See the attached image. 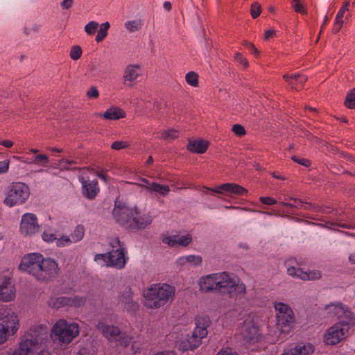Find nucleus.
Returning <instances> with one entry per match:
<instances>
[{
  "instance_id": "41",
  "label": "nucleus",
  "mask_w": 355,
  "mask_h": 355,
  "mask_svg": "<svg viewBox=\"0 0 355 355\" xmlns=\"http://www.w3.org/2000/svg\"><path fill=\"white\" fill-rule=\"evenodd\" d=\"M291 4L295 12L302 15L306 14V9L301 0H292Z\"/></svg>"
},
{
  "instance_id": "23",
  "label": "nucleus",
  "mask_w": 355,
  "mask_h": 355,
  "mask_svg": "<svg viewBox=\"0 0 355 355\" xmlns=\"http://www.w3.org/2000/svg\"><path fill=\"white\" fill-rule=\"evenodd\" d=\"M119 303L123 308L129 312H136L139 309V304L132 298V292L130 287L125 288L119 296Z\"/></svg>"
},
{
  "instance_id": "50",
  "label": "nucleus",
  "mask_w": 355,
  "mask_h": 355,
  "mask_svg": "<svg viewBox=\"0 0 355 355\" xmlns=\"http://www.w3.org/2000/svg\"><path fill=\"white\" fill-rule=\"evenodd\" d=\"M232 132L239 137L245 135L246 132L244 127L240 124H234L232 128Z\"/></svg>"
},
{
  "instance_id": "1",
  "label": "nucleus",
  "mask_w": 355,
  "mask_h": 355,
  "mask_svg": "<svg viewBox=\"0 0 355 355\" xmlns=\"http://www.w3.org/2000/svg\"><path fill=\"white\" fill-rule=\"evenodd\" d=\"M112 214L116 221L130 231L144 229L153 221L149 213L141 211L137 207H127L121 202L115 203Z\"/></svg>"
},
{
  "instance_id": "38",
  "label": "nucleus",
  "mask_w": 355,
  "mask_h": 355,
  "mask_svg": "<svg viewBox=\"0 0 355 355\" xmlns=\"http://www.w3.org/2000/svg\"><path fill=\"white\" fill-rule=\"evenodd\" d=\"M305 81L306 78L300 75L295 74L290 77V85H292L293 88H295L296 90L298 89Z\"/></svg>"
},
{
  "instance_id": "11",
  "label": "nucleus",
  "mask_w": 355,
  "mask_h": 355,
  "mask_svg": "<svg viewBox=\"0 0 355 355\" xmlns=\"http://www.w3.org/2000/svg\"><path fill=\"white\" fill-rule=\"evenodd\" d=\"M59 270L58 264L54 259L43 257L34 278L39 282H48L58 275Z\"/></svg>"
},
{
  "instance_id": "60",
  "label": "nucleus",
  "mask_w": 355,
  "mask_h": 355,
  "mask_svg": "<svg viewBox=\"0 0 355 355\" xmlns=\"http://www.w3.org/2000/svg\"><path fill=\"white\" fill-rule=\"evenodd\" d=\"M302 205V202L300 200H298L295 198H290V204L289 206L294 207L296 208H298Z\"/></svg>"
},
{
  "instance_id": "21",
  "label": "nucleus",
  "mask_w": 355,
  "mask_h": 355,
  "mask_svg": "<svg viewBox=\"0 0 355 355\" xmlns=\"http://www.w3.org/2000/svg\"><path fill=\"white\" fill-rule=\"evenodd\" d=\"M78 180L82 184L83 196L89 200L94 199L99 192L97 180H86L82 175L78 176Z\"/></svg>"
},
{
  "instance_id": "34",
  "label": "nucleus",
  "mask_w": 355,
  "mask_h": 355,
  "mask_svg": "<svg viewBox=\"0 0 355 355\" xmlns=\"http://www.w3.org/2000/svg\"><path fill=\"white\" fill-rule=\"evenodd\" d=\"M48 304L50 306L59 309L64 306H68V297H51L48 302Z\"/></svg>"
},
{
  "instance_id": "13",
  "label": "nucleus",
  "mask_w": 355,
  "mask_h": 355,
  "mask_svg": "<svg viewBox=\"0 0 355 355\" xmlns=\"http://www.w3.org/2000/svg\"><path fill=\"white\" fill-rule=\"evenodd\" d=\"M239 334L243 340L249 345L257 343L260 338L259 328L250 318L243 321L242 325L239 328Z\"/></svg>"
},
{
  "instance_id": "64",
  "label": "nucleus",
  "mask_w": 355,
  "mask_h": 355,
  "mask_svg": "<svg viewBox=\"0 0 355 355\" xmlns=\"http://www.w3.org/2000/svg\"><path fill=\"white\" fill-rule=\"evenodd\" d=\"M349 261L352 264H355V252L349 254Z\"/></svg>"
},
{
  "instance_id": "52",
  "label": "nucleus",
  "mask_w": 355,
  "mask_h": 355,
  "mask_svg": "<svg viewBox=\"0 0 355 355\" xmlns=\"http://www.w3.org/2000/svg\"><path fill=\"white\" fill-rule=\"evenodd\" d=\"M235 60L242 64L245 68L248 67L249 64L248 60L240 53H236L234 56Z\"/></svg>"
},
{
  "instance_id": "16",
  "label": "nucleus",
  "mask_w": 355,
  "mask_h": 355,
  "mask_svg": "<svg viewBox=\"0 0 355 355\" xmlns=\"http://www.w3.org/2000/svg\"><path fill=\"white\" fill-rule=\"evenodd\" d=\"M136 185L145 189L149 194L161 197H166L171 191L168 185L150 182L146 178H141L140 182L137 183Z\"/></svg>"
},
{
  "instance_id": "3",
  "label": "nucleus",
  "mask_w": 355,
  "mask_h": 355,
  "mask_svg": "<svg viewBox=\"0 0 355 355\" xmlns=\"http://www.w3.org/2000/svg\"><path fill=\"white\" fill-rule=\"evenodd\" d=\"M48 334L46 329L41 328L39 331L28 332L25 334L16 348H10L7 355H28L36 350L47 340Z\"/></svg>"
},
{
  "instance_id": "47",
  "label": "nucleus",
  "mask_w": 355,
  "mask_h": 355,
  "mask_svg": "<svg viewBox=\"0 0 355 355\" xmlns=\"http://www.w3.org/2000/svg\"><path fill=\"white\" fill-rule=\"evenodd\" d=\"M82 55V49L79 46H73L70 51V57L73 60H77Z\"/></svg>"
},
{
  "instance_id": "45",
  "label": "nucleus",
  "mask_w": 355,
  "mask_h": 355,
  "mask_svg": "<svg viewBox=\"0 0 355 355\" xmlns=\"http://www.w3.org/2000/svg\"><path fill=\"white\" fill-rule=\"evenodd\" d=\"M55 243L58 247H66L70 245L73 242L70 236H62L59 239L56 238Z\"/></svg>"
},
{
  "instance_id": "8",
  "label": "nucleus",
  "mask_w": 355,
  "mask_h": 355,
  "mask_svg": "<svg viewBox=\"0 0 355 355\" xmlns=\"http://www.w3.org/2000/svg\"><path fill=\"white\" fill-rule=\"evenodd\" d=\"M18 329L17 315L7 309H0V344L4 343Z\"/></svg>"
},
{
  "instance_id": "59",
  "label": "nucleus",
  "mask_w": 355,
  "mask_h": 355,
  "mask_svg": "<svg viewBox=\"0 0 355 355\" xmlns=\"http://www.w3.org/2000/svg\"><path fill=\"white\" fill-rule=\"evenodd\" d=\"M275 35V31L274 29H268L266 31L264 34V40H268L270 38L274 37Z\"/></svg>"
},
{
  "instance_id": "28",
  "label": "nucleus",
  "mask_w": 355,
  "mask_h": 355,
  "mask_svg": "<svg viewBox=\"0 0 355 355\" xmlns=\"http://www.w3.org/2000/svg\"><path fill=\"white\" fill-rule=\"evenodd\" d=\"M295 276L303 280H313L320 279L321 273L317 270H312L306 272L302 270L300 268L290 267V276Z\"/></svg>"
},
{
  "instance_id": "63",
  "label": "nucleus",
  "mask_w": 355,
  "mask_h": 355,
  "mask_svg": "<svg viewBox=\"0 0 355 355\" xmlns=\"http://www.w3.org/2000/svg\"><path fill=\"white\" fill-rule=\"evenodd\" d=\"M32 31L37 32L38 31V27L37 26H33L31 28H28L26 27L24 28V33L26 35H30Z\"/></svg>"
},
{
  "instance_id": "27",
  "label": "nucleus",
  "mask_w": 355,
  "mask_h": 355,
  "mask_svg": "<svg viewBox=\"0 0 355 355\" xmlns=\"http://www.w3.org/2000/svg\"><path fill=\"white\" fill-rule=\"evenodd\" d=\"M191 241L192 237L189 234H187L185 235L167 236L164 237L162 239L164 243L167 244L171 247H186L191 243Z\"/></svg>"
},
{
  "instance_id": "44",
  "label": "nucleus",
  "mask_w": 355,
  "mask_h": 355,
  "mask_svg": "<svg viewBox=\"0 0 355 355\" xmlns=\"http://www.w3.org/2000/svg\"><path fill=\"white\" fill-rule=\"evenodd\" d=\"M85 300L84 297L74 296L68 297V306H80L84 304Z\"/></svg>"
},
{
  "instance_id": "18",
  "label": "nucleus",
  "mask_w": 355,
  "mask_h": 355,
  "mask_svg": "<svg viewBox=\"0 0 355 355\" xmlns=\"http://www.w3.org/2000/svg\"><path fill=\"white\" fill-rule=\"evenodd\" d=\"M141 74L142 70L139 64H128L124 69L123 83L128 87H132Z\"/></svg>"
},
{
  "instance_id": "26",
  "label": "nucleus",
  "mask_w": 355,
  "mask_h": 355,
  "mask_svg": "<svg viewBox=\"0 0 355 355\" xmlns=\"http://www.w3.org/2000/svg\"><path fill=\"white\" fill-rule=\"evenodd\" d=\"M202 343V339L198 336L187 335L177 341V346L182 351L193 350L198 347Z\"/></svg>"
},
{
  "instance_id": "12",
  "label": "nucleus",
  "mask_w": 355,
  "mask_h": 355,
  "mask_svg": "<svg viewBox=\"0 0 355 355\" xmlns=\"http://www.w3.org/2000/svg\"><path fill=\"white\" fill-rule=\"evenodd\" d=\"M325 311L329 317H335L338 322L355 324V316L349 308L340 303L334 302L325 306Z\"/></svg>"
},
{
  "instance_id": "57",
  "label": "nucleus",
  "mask_w": 355,
  "mask_h": 355,
  "mask_svg": "<svg viewBox=\"0 0 355 355\" xmlns=\"http://www.w3.org/2000/svg\"><path fill=\"white\" fill-rule=\"evenodd\" d=\"M292 159L299 164L304 166H309L310 165V162L305 158H297L296 157H293Z\"/></svg>"
},
{
  "instance_id": "15",
  "label": "nucleus",
  "mask_w": 355,
  "mask_h": 355,
  "mask_svg": "<svg viewBox=\"0 0 355 355\" xmlns=\"http://www.w3.org/2000/svg\"><path fill=\"white\" fill-rule=\"evenodd\" d=\"M40 231L37 218L33 213L22 215L20 223V232L24 236H33Z\"/></svg>"
},
{
  "instance_id": "25",
  "label": "nucleus",
  "mask_w": 355,
  "mask_h": 355,
  "mask_svg": "<svg viewBox=\"0 0 355 355\" xmlns=\"http://www.w3.org/2000/svg\"><path fill=\"white\" fill-rule=\"evenodd\" d=\"M217 273L201 277L198 280L200 291L204 293L217 291Z\"/></svg>"
},
{
  "instance_id": "55",
  "label": "nucleus",
  "mask_w": 355,
  "mask_h": 355,
  "mask_svg": "<svg viewBox=\"0 0 355 355\" xmlns=\"http://www.w3.org/2000/svg\"><path fill=\"white\" fill-rule=\"evenodd\" d=\"M259 200L267 205H272L276 203V200L270 197H260Z\"/></svg>"
},
{
  "instance_id": "42",
  "label": "nucleus",
  "mask_w": 355,
  "mask_h": 355,
  "mask_svg": "<svg viewBox=\"0 0 355 355\" xmlns=\"http://www.w3.org/2000/svg\"><path fill=\"white\" fill-rule=\"evenodd\" d=\"M99 24L96 21H91L85 26V31L88 35H93L96 32Z\"/></svg>"
},
{
  "instance_id": "43",
  "label": "nucleus",
  "mask_w": 355,
  "mask_h": 355,
  "mask_svg": "<svg viewBox=\"0 0 355 355\" xmlns=\"http://www.w3.org/2000/svg\"><path fill=\"white\" fill-rule=\"evenodd\" d=\"M179 136V133L177 130L169 129L167 130L164 131L162 133V139L166 140V141H171L175 139V138H178Z\"/></svg>"
},
{
  "instance_id": "31",
  "label": "nucleus",
  "mask_w": 355,
  "mask_h": 355,
  "mask_svg": "<svg viewBox=\"0 0 355 355\" xmlns=\"http://www.w3.org/2000/svg\"><path fill=\"white\" fill-rule=\"evenodd\" d=\"M102 116L107 120H119L125 116V112L118 107H111L108 108Z\"/></svg>"
},
{
  "instance_id": "49",
  "label": "nucleus",
  "mask_w": 355,
  "mask_h": 355,
  "mask_svg": "<svg viewBox=\"0 0 355 355\" xmlns=\"http://www.w3.org/2000/svg\"><path fill=\"white\" fill-rule=\"evenodd\" d=\"M129 146L128 143L125 141H116L112 143L111 148L116 150H119L128 148Z\"/></svg>"
},
{
  "instance_id": "51",
  "label": "nucleus",
  "mask_w": 355,
  "mask_h": 355,
  "mask_svg": "<svg viewBox=\"0 0 355 355\" xmlns=\"http://www.w3.org/2000/svg\"><path fill=\"white\" fill-rule=\"evenodd\" d=\"M42 238L44 241L47 243H51L56 240V236L52 232L44 231L42 234Z\"/></svg>"
},
{
  "instance_id": "40",
  "label": "nucleus",
  "mask_w": 355,
  "mask_h": 355,
  "mask_svg": "<svg viewBox=\"0 0 355 355\" xmlns=\"http://www.w3.org/2000/svg\"><path fill=\"white\" fill-rule=\"evenodd\" d=\"M185 80L189 85L197 87L198 85V75L194 71H189L185 76Z\"/></svg>"
},
{
  "instance_id": "24",
  "label": "nucleus",
  "mask_w": 355,
  "mask_h": 355,
  "mask_svg": "<svg viewBox=\"0 0 355 355\" xmlns=\"http://www.w3.org/2000/svg\"><path fill=\"white\" fill-rule=\"evenodd\" d=\"M211 320L209 316L201 315H198L195 319L196 327L193 331L195 336L202 339L207 336V328L211 325Z\"/></svg>"
},
{
  "instance_id": "36",
  "label": "nucleus",
  "mask_w": 355,
  "mask_h": 355,
  "mask_svg": "<svg viewBox=\"0 0 355 355\" xmlns=\"http://www.w3.org/2000/svg\"><path fill=\"white\" fill-rule=\"evenodd\" d=\"M98 27L99 29L95 38L97 42L103 41L107 37L110 24L108 21H106L101 24Z\"/></svg>"
},
{
  "instance_id": "33",
  "label": "nucleus",
  "mask_w": 355,
  "mask_h": 355,
  "mask_svg": "<svg viewBox=\"0 0 355 355\" xmlns=\"http://www.w3.org/2000/svg\"><path fill=\"white\" fill-rule=\"evenodd\" d=\"M142 26L143 21L139 19L128 20L124 24L125 28L130 33L139 31L142 28Z\"/></svg>"
},
{
  "instance_id": "37",
  "label": "nucleus",
  "mask_w": 355,
  "mask_h": 355,
  "mask_svg": "<svg viewBox=\"0 0 355 355\" xmlns=\"http://www.w3.org/2000/svg\"><path fill=\"white\" fill-rule=\"evenodd\" d=\"M85 235V228L83 225H77L73 232L71 234L70 238L73 243H76L82 240Z\"/></svg>"
},
{
  "instance_id": "35",
  "label": "nucleus",
  "mask_w": 355,
  "mask_h": 355,
  "mask_svg": "<svg viewBox=\"0 0 355 355\" xmlns=\"http://www.w3.org/2000/svg\"><path fill=\"white\" fill-rule=\"evenodd\" d=\"M348 10H346L345 8H340L338 12L336 14L335 21H334V26L333 28V32L334 33H337L342 28L343 25V18L344 17L345 13Z\"/></svg>"
},
{
  "instance_id": "17",
  "label": "nucleus",
  "mask_w": 355,
  "mask_h": 355,
  "mask_svg": "<svg viewBox=\"0 0 355 355\" xmlns=\"http://www.w3.org/2000/svg\"><path fill=\"white\" fill-rule=\"evenodd\" d=\"M211 190L214 193L223 195L231 198H233L234 195L245 196L248 193L246 189L234 183H225Z\"/></svg>"
},
{
  "instance_id": "19",
  "label": "nucleus",
  "mask_w": 355,
  "mask_h": 355,
  "mask_svg": "<svg viewBox=\"0 0 355 355\" xmlns=\"http://www.w3.org/2000/svg\"><path fill=\"white\" fill-rule=\"evenodd\" d=\"M16 290L12 280L5 277L0 282V301L10 302L15 298Z\"/></svg>"
},
{
  "instance_id": "56",
  "label": "nucleus",
  "mask_w": 355,
  "mask_h": 355,
  "mask_svg": "<svg viewBox=\"0 0 355 355\" xmlns=\"http://www.w3.org/2000/svg\"><path fill=\"white\" fill-rule=\"evenodd\" d=\"M9 169V162L1 161L0 162V174H3L8 172Z\"/></svg>"
},
{
  "instance_id": "2",
  "label": "nucleus",
  "mask_w": 355,
  "mask_h": 355,
  "mask_svg": "<svg viewBox=\"0 0 355 355\" xmlns=\"http://www.w3.org/2000/svg\"><path fill=\"white\" fill-rule=\"evenodd\" d=\"M175 294V288L165 283L150 285L143 291L144 305L147 309H157L171 302Z\"/></svg>"
},
{
  "instance_id": "14",
  "label": "nucleus",
  "mask_w": 355,
  "mask_h": 355,
  "mask_svg": "<svg viewBox=\"0 0 355 355\" xmlns=\"http://www.w3.org/2000/svg\"><path fill=\"white\" fill-rule=\"evenodd\" d=\"M41 261H43V255L40 253L33 252L26 254L22 257L19 268L20 270L35 277Z\"/></svg>"
},
{
  "instance_id": "58",
  "label": "nucleus",
  "mask_w": 355,
  "mask_h": 355,
  "mask_svg": "<svg viewBox=\"0 0 355 355\" xmlns=\"http://www.w3.org/2000/svg\"><path fill=\"white\" fill-rule=\"evenodd\" d=\"M73 3V0H62L60 3V6L62 9L67 10L69 9Z\"/></svg>"
},
{
  "instance_id": "61",
  "label": "nucleus",
  "mask_w": 355,
  "mask_h": 355,
  "mask_svg": "<svg viewBox=\"0 0 355 355\" xmlns=\"http://www.w3.org/2000/svg\"><path fill=\"white\" fill-rule=\"evenodd\" d=\"M251 211H254V212H257V211L255 210H250ZM257 212H259L261 214H266V215H275V216H282L281 213H280V211L279 210H273L272 211H257Z\"/></svg>"
},
{
  "instance_id": "53",
  "label": "nucleus",
  "mask_w": 355,
  "mask_h": 355,
  "mask_svg": "<svg viewBox=\"0 0 355 355\" xmlns=\"http://www.w3.org/2000/svg\"><path fill=\"white\" fill-rule=\"evenodd\" d=\"M72 163H73V162L72 161H70L67 159H61L60 161H59V166L61 168H63V169H69V166L70 164H71Z\"/></svg>"
},
{
  "instance_id": "4",
  "label": "nucleus",
  "mask_w": 355,
  "mask_h": 355,
  "mask_svg": "<svg viewBox=\"0 0 355 355\" xmlns=\"http://www.w3.org/2000/svg\"><path fill=\"white\" fill-rule=\"evenodd\" d=\"M217 292L227 293L230 298L243 296L245 284L235 275L227 272H217Z\"/></svg>"
},
{
  "instance_id": "5",
  "label": "nucleus",
  "mask_w": 355,
  "mask_h": 355,
  "mask_svg": "<svg viewBox=\"0 0 355 355\" xmlns=\"http://www.w3.org/2000/svg\"><path fill=\"white\" fill-rule=\"evenodd\" d=\"M112 250L107 254H98L94 257V261L101 266H110L117 269H122L126 263L125 250L121 247L118 238L114 239L112 242Z\"/></svg>"
},
{
  "instance_id": "39",
  "label": "nucleus",
  "mask_w": 355,
  "mask_h": 355,
  "mask_svg": "<svg viewBox=\"0 0 355 355\" xmlns=\"http://www.w3.org/2000/svg\"><path fill=\"white\" fill-rule=\"evenodd\" d=\"M345 105L349 109L355 108V88L347 93L345 101Z\"/></svg>"
},
{
  "instance_id": "7",
  "label": "nucleus",
  "mask_w": 355,
  "mask_h": 355,
  "mask_svg": "<svg viewBox=\"0 0 355 355\" xmlns=\"http://www.w3.org/2000/svg\"><path fill=\"white\" fill-rule=\"evenodd\" d=\"M96 328L109 342L115 343L118 345L127 347L132 340V337L126 332L103 320L98 321Z\"/></svg>"
},
{
  "instance_id": "20",
  "label": "nucleus",
  "mask_w": 355,
  "mask_h": 355,
  "mask_svg": "<svg viewBox=\"0 0 355 355\" xmlns=\"http://www.w3.org/2000/svg\"><path fill=\"white\" fill-rule=\"evenodd\" d=\"M202 262V259L200 256L190 254L178 257L175 261V266L179 270H184L200 266Z\"/></svg>"
},
{
  "instance_id": "46",
  "label": "nucleus",
  "mask_w": 355,
  "mask_h": 355,
  "mask_svg": "<svg viewBox=\"0 0 355 355\" xmlns=\"http://www.w3.org/2000/svg\"><path fill=\"white\" fill-rule=\"evenodd\" d=\"M261 11V5L258 2L252 3V4L251 5V8H250V14L252 15V17L253 19L257 18L260 15Z\"/></svg>"
},
{
  "instance_id": "10",
  "label": "nucleus",
  "mask_w": 355,
  "mask_h": 355,
  "mask_svg": "<svg viewBox=\"0 0 355 355\" xmlns=\"http://www.w3.org/2000/svg\"><path fill=\"white\" fill-rule=\"evenodd\" d=\"M30 196V189L27 184L22 182L12 183L9 188L4 203L13 207L25 202Z\"/></svg>"
},
{
  "instance_id": "9",
  "label": "nucleus",
  "mask_w": 355,
  "mask_h": 355,
  "mask_svg": "<svg viewBox=\"0 0 355 355\" xmlns=\"http://www.w3.org/2000/svg\"><path fill=\"white\" fill-rule=\"evenodd\" d=\"M355 324L337 322L329 327L324 332L323 340L326 345H335L345 340L349 335L351 327Z\"/></svg>"
},
{
  "instance_id": "22",
  "label": "nucleus",
  "mask_w": 355,
  "mask_h": 355,
  "mask_svg": "<svg viewBox=\"0 0 355 355\" xmlns=\"http://www.w3.org/2000/svg\"><path fill=\"white\" fill-rule=\"evenodd\" d=\"M276 311L277 326L284 331L283 328L286 327L288 324V306L282 302H277L275 304Z\"/></svg>"
},
{
  "instance_id": "48",
  "label": "nucleus",
  "mask_w": 355,
  "mask_h": 355,
  "mask_svg": "<svg viewBox=\"0 0 355 355\" xmlns=\"http://www.w3.org/2000/svg\"><path fill=\"white\" fill-rule=\"evenodd\" d=\"M99 92L96 87L92 86L86 92V96L89 99H96L99 97Z\"/></svg>"
},
{
  "instance_id": "32",
  "label": "nucleus",
  "mask_w": 355,
  "mask_h": 355,
  "mask_svg": "<svg viewBox=\"0 0 355 355\" xmlns=\"http://www.w3.org/2000/svg\"><path fill=\"white\" fill-rule=\"evenodd\" d=\"M313 350L312 345L300 343L290 350V355H311Z\"/></svg>"
},
{
  "instance_id": "62",
  "label": "nucleus",
  "mask_w": 355,
  "mask_h": 355,
  "mask_svg": "<svg viewBox=\"0 0 355 355\" xmlns=\"http://www.w3.org/2000/svg\"><path fill=\"white\" fill-rule=\"evenodd\" d=\"M0 145L8 148L13 146V142L10 140H1L0 141Z\"/></svg>"
},
{
  "instance_id": "30",
  "label": "nucleus",
  "mask_w": 355,
  "mask_h": 355,
  "mask_svg": "<svg viewBox=\"0 0 355 355\" xmlns=\"http://www.w3.org/2000/svg\"><path fill=\"white\" fill-rule=\"evenodd\" d=\"M208 144L207 141L201 139L189 141L187 149L192 153L202 154L206 152Z\"/></svg>"
},
{
  "instance_id": "29",
  "label": "nucleus",
  "mask_w": 355,
  "mask_h": 355,
  "mask_svg": "<svg viewBox=\"0 0 355 355\" xmlns=\"http://www.w3.org/2000/svg\"><path fill=\"white\" fill-rule=\"evenodd\" d=\"M13 159L28 165L35 164L41 166H44L49 162V158L45 154L37 155L32 159L19 156H13Z\"/></svg>"
},
{
  "instance_id": "6",
  "label": "nucleus",
  "mask_w": 355,
  "mask_h": 355,
  "mask_svg": "<svg viewBox=\"0 0 355 355\" xmlns=\"http://www.w3.org/2000/svg\"><path fill=\"white\" fill-rule=\"evenodd\" d=\"M79 326L76 322H68L64 319L58 320L52 327L51 336L61 345H67L79 334Z\"/></svg>"
},
{
  "instance_id": "54",
  "label": "nucleus",
  "mask_w": 355,
  "mask_h": 355,
  "mask_svg": "<svg viewBox=\"0 0 355 355\" xmlns=\"http://www.w3.org/2000/svg\"><path fill=\"white\" fill-rule=\"evenodd\" d=\"M216 355H239L236 352L230 348H225L220 350Z\"/></svg>"
}]
</instances>
